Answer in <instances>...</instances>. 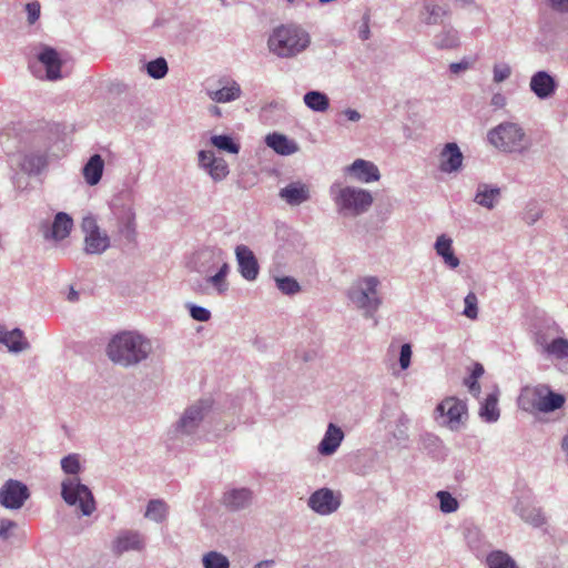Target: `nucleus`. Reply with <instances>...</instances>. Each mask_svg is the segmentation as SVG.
I'll return each instance as SVG.
<instances>
[{
	"label": "nucleus",
	"instance_id": "f257e3e1",
	"mask_svg": "<svg viewBox=\"0 0 568 568\" xmlns=\"http://www.w3.org/2000/svg\"><path fill=\"white\" fill-rule=\"evenodd\" d=\"M61 469L72 477L61 483V497L69 506L78 505L83 516L92 515L97 504L91 489L81 483L77 476L81 471V464L78 454H69L61 462Z\"/></svg>",
	"mask_w": 568,
	"mask_h": 568
},
{
	"label": "nucleus",
	"instance_id": "f03ea898",
	"mask_svg": "<svg viewBox=\"0 0 568 568\" xmlns=\"http://www.w3.org/2000/svg\"><path fill=\"white\" fill-rule=\"evenodd\" d=\"M151 349L150 341L141 334L122 332L110 339L106 346V354L114 364L130 367L146 359Z\"/></svg>",
	"mask_w": 568,
	"mask_h": 568
},
{
	"label": "nucleus",
	"instance_id": "7ed1b4c3",
	"mask_svg": "<svg viewBox=\"0 0 568 568\" xmlns=\"http://www.w3.org/2000/svg\"><path fill=\"white\" fill-rule=\"evenodd\" d=\"M311 44L310 33L298 24H281L267 39L271 53L281 59H292L303 53Z\"/></svg>",
	"mask_w": 568,
	"mask_h": 568
},
{
	"label": "nucleus",
	"instance_id": "20e7f679",
	"mask_svg": "<svg viewBox=\"0 0 568 568\" xmlns=\"http://www.w3.org/2000/svg\"><path fill=\"white\" fill-rule=\"evenodd\" d=\"M329 194L337 212L344 216L362 215L371 209L374 202L369 191L355 186H341L338 183L331 185Z\"/></svg>",
	"mask_w": 568,
	"mask_h": 568
},
{
	"label": "nucleus",
	"instance_id": "39448f33",
	"mask_svg": "<svg viewBox=\"0 0 568 568\" xmlns=\"http://www.w3.org/2000/svg\"><path fill=\"white\" fill-rule=\"evenodd\" d=\"M487 139L491 145L507 153H523L530 146V139L515 122H503L490 129Z\"/></svg>",
	"mask_w": 568,
	"mask_h": 568
},
{
	"label": "nucleus",
	"instance_id": "423d86ee",
	"mask_svg": "<svg viewBox=\"0 0 568 568\" xmlns=\"http://www.w3.org/2000/svg\"><path fill=\"white\" fill-rule=\"evenodd\" d=\"M379 280L376 276L363 277L357 285L352 286L347 292L349 301L363 311L364 317L373 318L382 305L377 287Z\"/></svg>",
	"mask_w": 568,
	"mask_h": 568
},
{
	"label": "nucleus",
	"instance_id": "0eeeda50",
	"mask_svg": "<svg viewBox=\"0 0 568 568\" xmlns=\"http://www.w3.org/2000/svg\"><path fill=\"white\" fill-rule=\"evenodd\" d=\"M566 398L555 393L548 385L540 384L534 388H525L519 397L523 409H537L541 413H551L564 406Z\"/></svg>",
	"mask_w": 568,
	"mask_h": 568
},
{
	"label": "nucleus",
	"instance_id": "6e6552de",
	"mask_svg": "<svg viewBox=\"0 0 568 568\" xmlns=\"http://www.w3.org/2000/svg\"><path fill=\"white\" fill-rule=\"evenodd\" d=\"M210 409L211 403L207 399H200L185 408L175 424V434L179 436H191L195 434Z\"/></svg>",
	"mask_w": 568,
	"mask_h": 568
},
{
	"label": "nucleus",
	"instance_id": "1a4fd4ad",
	"mask_svg": "<svg viewBox=\"0 0 568 568\" xmlns=\"http://www.w3.org/2000/svg\"><path fill=\"white\" fill-rule=\"evenodd\" d=\"M30 498L28 486L18 479H8L0 487V505L6 509H20Z\"/></svg>",
	"mask_w": 568,
	"mask_h": 568
},
{
	"label": "nucleus",
	"instance_id": "9d476101",
	"mask_svg": "<svg viewBox=\"0 0 568 568\" xmlns=\"http://www.w3.org/2000/svg\"><path fill=\"white\" fill-rule=\"evenodd\" d=\"M342 504L341 493H334L331 488L315 490L307 500V506L318 515L327 516L335 513Z\"/></svg>",
	"mask_w": 568,
	"mask_h": 568
},
{
	"label": "nucleus",
	"instance_id": "9b49d317",
	"mask_svg": "<svg viewBox=\"0 0 568 568\" xmlns=\"http://www.w3.org/2000/svg\"><path fill=\"white\" fill-rule=\"evenodd\" d=\"M81 226L85 233L84 251L87 254H102L109 248L110 239L106 234H101L94 217H84Z\"/></svg>",
	"mask_w": 568,
	"mask_h": 568
},
{
	"label": "nucleus",
	"instance_id": "f8f14e48",
	"mask_svg": "<svg viewBox=\"0 0 568 568\" xmlns=\"http://www.w3.org/2000/svg\"><path fill=\"white\" fill-rule=\"evenodd\" d=\"M436 412L440 416L447 417L445 424L452 429L456 430L459 428L464 419L467 418V405L465 400L457 397H447L443 399L436 407Z\"/></svg>",
	"mask_w": 568,
	"mask_h": 568
},
{
	"label": "nucleus",
	"instance_id": "ddd939ff",
	"mask_svg": "<svg viewBox=\"0 0 568 568\" xmlns=\"http://www.w3.org/2000/svg\"><path fill=\"white\" fill-rule=\"evenodd\" d=\"M226 262L225 252L217 246H204L193 255L194 267L199 273L207 274Z\"/></svg>",
	"mask_w": 568,
	"mask_h": 568
},
{
	"label": "nucleus",
	"instance_id": "4468645a",
	"mask_svg": "<svg viewBox=\"0 0 568 568\" xmlns=\"http://www.w3.org/2000/svg\"><path fill=\"white\" fill-rule=\"evenodd\" d=\"M235 256L241 276L246 281H255L260 273V265L253 251L241 244L235 247Z\"/></svg>",
	"mask_w": 568,
	"mask_h": 568
},
{
	"label": "nucleus",
	"instance_id": "2eb2a0df",
	"mask_svg": "<svg viewBox=\"0 0 568 568\" xmlns=\"http://www.w3.org/2000/svg\"><path fill=\"white\" fill-rule=\"evenodd\" d=\"M144 547V536L138 530H121L112 542V551L118 556L131 550L141 551Z\"/></svg>",
	"mask_w": 568,
	"mask_h": 568
},
{
	"label": "nucleus",
	"instance_id": "dca6fc26",
	"mask_svg": "<svg viewBox=\"0 0 568 568\" xmlns=\"http://www.w3.org/2000/svg\"><path fill=\"white\" fill-rule=\"evenodd\" d=\"M344 172L361 183L376 182L381 179L377 165L363 159H357L352 164L345 166Z\"/></svg>",
	"mask_w": 568,
	"mask_h": 568
},
{
	"label": "nucleus",
	"instance_id": "f3484780",
	"mask_svg": "<svg viewBox=\"0 0 568 568\" xmlns=\"http://www.w3.org/2000/svg\"><path fill=\"white\" fill-rule=\"evenodd\" d=\"M529 88L538 99L547 100L556 93L558 82L549 72L540 70L531 75Z\"/></svg>",
	"mask_w": 568,
	"mask_h": 568
},
{
	"label": "nucleus",
	"instance_id": "a211bd4d",
	"mask_svg": "<svg viewBox=\"0 0 568 568\" xmlns=\"http://www.w3.org/2000/svg\"><path fill=\"white\" fill-rule=\"evenodd\" d=\"M464 155L456 142H448L439 154V170L443 173H457L463 168Z\"/></svg>",
	"mask_w": 568,
	"mask_h": 568
},
{
	"label": "nucleus",
	"instance_id": "6ab92c4d",
	"mask_svg": "<svg viewBox=\"0 0 568 568\" xmlns=\"http://www.w3.org/2000/svg\"><path fill=\"white\" fill-rule=\"evenodd\" d=\"M38 61L45 68V79L57 81L62 78V61L58 51L49 45H42L38 53Z\"/></svg>",
	"mask_w": 568,
	"mask_h": 568
},
{
	"label": "nucleus",
	"instance_id": "aec40b11",
	"mask_svg": "<svg viewBox=\"0 0 568 568\" xmlns=\"http://www.w3.org/2000/svg\"><path fill=\"white\" fill-rule=\"evenodd\" d=\"M119 231L128 242H134L136 237L135 212L131 205H123L115 212Z\"/></svg>",
	"mask_w": 568,
	"mask_h": 568
},
{
	"label": "nucleus",
	"instance_id": "412c9836",
	"mask_svg": "<svg viewBox=\"0 0 568 568\" xmlns=\"http://www.w3.org/2000/svg\"><path fill=\"white\" fill-rule=\"evenodd\" d=\"M343 439L344 433L341 427L329 423L324 437L317 446V450L322 456H331L338 449Z\"/></svg>",
	"mask_w": 568,
	"mask_h": 568
},
{
	"label": "nucleus",
	"instance_id": "4be33fe9",
	"mask_svg": "<svg viewBox=\"0 0 568 568\" xmlns=\"http://www.w3.org/2000/svg\"><path fill=\"white\" fill-rule=\"evenodd\" d=\"M280 197L287 204L295 206L310 200V189L302 182H292L280 190Z\"/></svg>",
	"mask_w": 568,
	"mask_h": 568
},
{
	"label": "nucleus",
	"instance_id": "5701e85b",
	"mask_svg": "<svg viewBox=\"0 0 568 568\" xmlns=\"http://www.w3.org/2000/svg\"><path fill=\"white\" fill-rule=\"evenodd\" d=\"M72 226L73 221L70 215L64 212H59L54 216L51 225L44 231V237L61 241L70 234Z\"/></svg>",
	"mask_w": 568,
	"mask_h": 568
},
{
	"label": "nucleus",
	"instance_id": "b1692460",
	"mask_svg": "<svg viewBox=\"0 0 568 568\" xmlns=\"http://www.w3.org/2000/svg\"><path fill=\"white\" fill-rule=\"evenodd\" d=\"M222 500L227 509L237 511L251 504L252 491L248 488H233L224 493Z\"/></svg>",
	"mask_w": 568,
	"mask_h": 568
},
{
	"label": "nucleus",
	"instance_id": "393cba45",
	"mask_svg": "<svg viewBox=\"0 0 568 568\" xmlns=\"http://www.w3.org/2000/svg\"><path fill=\"white\" fill-rule=\"evenodd\" d=\"M500 199V189L488 183H479L476 189L474 202L478 205L493 210Z\"/></svg>",
	"mask_w": 568,
	"mask_h": 568
},
{
	"label": "nucleus",
	"instance_id": "a878e982",
	"mask_svg": "<svg viewBox=\"0 0 568 568\" xmlns=\"http://www.w3.org/2000/svg\"><path fill=\"white\" fill-rule=\"evenodd\" d=\"M449 14L448 8L439 6L433 0H425L423 2L422 20L428 26L442 24Z\"/></svg>",
	"mask_w": 568,
	"mask_h": 568
},
{
	"label": "nucleus",
	"instance_id": "bb28decb",
	"mask_svg": "<svg viewBox=\"0 0 568 568\" xmlns=\"http://www.w3.org/2000/svg\"><path fill=\"white\" fill-rule=\"evenodd\" d=\"M265 143L280 155H291L298 151V145L294 140L276 132L267 134Z\"/></svg>",
	"mask_w": 568,
	"mask_h": 568
},
{
	"label": "nucleus",
	"instance_id": "cd10ccee",
	"mask_svg": "<svg viewBox=\"0 0 568 568\" xmlns=\"http://www.w3.org/2000/svg\"><path fill=\"white\" fill-rule=\"evenodd\" d=\"M20 165L21 170L29 175H38L48 165V154L41 151L26 153Z\"/></svg>",
	"mask_w": 568,
	"mask_h": 568
},
{
	"label": "nucleus",
	"instance_id": "c85d7f7f",
	"mask_svg": "<svg viewBox=\"0 0 568 568\" xmlns=\"http://www.w3.org/2000/svg\"><path fill=\"white\" fill-rule=\"evenodd\" d=\"M207 95L216 103H227L237 100L242 95V89L235 80H231L217 90H207Z\"/></svg>",
	"mask_w": 568,
	"mask_h": 568
},
{
	"label": "nucleus",
	"instance_id": "c756f323",
	"mask_svg": "<svg viewBox=\"0 0 568 568\" xmlns=\"http://www.w3.org/2000/svg\"><path fill=\"white\" fill-rule=\"evenodd\" d=\"M514 511L526 523L534 527H540L545 524V517L541 510L527 501L518 500Z\"/></svg>",
	"mask_w": 568,
	"mask_h": 568
},
{
	"label": "nucleus",
	"instance_id": "7c9ffc66",
	"mask_svg": "<svg viewBox=\"0 0 568 568\" xmlns=\"http://www.w3.org/2000/svg\"><path fill=\"white\" fill-rule=\"evenodd\" d=\"M420 444L423 449L436 460H444L448 455V449L444 445L443 440L434 434L426 433L422 435Z\"/></svg>",
	"mask_w": 568,
	"mask_h": 568
},
{
	"label": "nucleus",
	"instance_id": "2f4dec72",
	"mask_svg": "<svg viewBox=\"0 0 568 568\" xmlns=\"http://www.w3.org/2000/svg\"><path fill=\"white\" fill-rule=\"evenodd\" d=\"M104 161L100 154H93L82 169L85 182L93 186L97 185L103 174Z\"/></svg>",
	"mask_w": 568,
	"mask_h": 568
},
{
	"label": "nucleus",
	"instance_id": "473e14b6",
	"mask_svg": "<svg viewBox=\"0 0 568 568\" xmlns=\"http://www.w3.org/2000/svg\"><path fill=\"white\" fill-rule=\"evenodd\" d=\"M435 250L437 255H439L450 268H456L459 265V258L454 254L453 240L449 236L445 234L439 235L435 242Z\"/></svg>",
	"mask_w": 568,
	"mask_h": 568
},
{
	"label": "nucleus",
	"instance_id": "72a5a7b5",
	"mask_svg": "<svg viewBox=\"0 0 568 568\" xmlns=\"http://www.w3.org/2000/svg\"><path fill=\"white\" fill-rule=\"evenodd\" d=\"M479 416L486 423H496L499 419L498 392L487 395L479 408Z\"/></svg>",
	"mask_w": 568,
	"mask_h": 568
},
{
	"label": "nucleus",
	"instance_id": "f704fd0d",
	"mask_svg": "<svg viewBox=\"0 0 568 568\" xmlns=\"http://www.w3.org/2000/svg\"><path fill=\"white\" fill-rule=\"evenodd\" d=\"M464 536L469 549L476 557L479 558L485 555L487 542L477 527H467Z\"/></svg>",
	"mask_w": 568,
	"mask_h": 568
},
{
	"label": "nucleus",
	"instance_id": "c9c22d12",
	"mask_svg": "<svg viewBox=\"0 0 568 568\" xmlns=\"http://www.w3.org/2000/svg\"><path fill=\"white\" fill-rule=\"evenodd\" d=\"M487 568H518L515 559L503 550H491L485 556Z\"/></svg>",
	"mask_w": 568,
	"mask_h": 568
},
{
	"label": "nucleus",
	"instance_id": "e433bc0d",
	"mask_svg": "<svg viewBox=\"0 0 568 568\" xmlns=\"http://www.w3.org/2000/svg\"><path fill=\"white\" fill-rule=\"evenodd\" d=\"M230 272V265L227 262H223L217 268L214 275H209L205 278V283L213 286V288L220 294L224 295L229 291V283L226 276Z\"/></svg>",
	"mask_w": 568,
	"mask_h": 568
},
{
	"label": "nucleus",
	"instance_id": "4c0bfd02",
	"mask_svg": "<svg viewBox=\"0 0 568 568\" xmlns=\"http://www.w3.org/2000/svg\"><path fill=\"white\" fill-rule=\"evenodd\" d=\"M303 101L305 105L314 112H325L329 108V99L327 94L321 91L312 90L304 94Z\"/></svg>",
	"mask_w": 568,
	"mask_h": 568
},
{
	"label": "nucleus",
	"instance_id": "58836bf2",
	"mask_svg": "<svg viewBox=\"0 0 568 568\" xmlns=\"http://www.w3.org/2000/svg\"><path fill=\"white\" fill-rule=\"evenodd\" d=\"M434 42L439 49H454L459 45L458 32L452 26H444Z\"/></svg>",
	"mask_w": 568,
	"mask_h": 568
},
{
	"label": "nucleus",
	"instance_id": "ea45409f",
	"mask_svg": "<svg viewBox=\"0 0 568 568\" xmlns=\"http://www.w3.org/2000/svg\"><path fill=\"white\" fill-rule=\"evenodd\" d=\"M169 514V507L162 499H151L148 503L144 516L155 523H163Z\"/></svg>",
	"mask_w": 568,
	"mask_h": 568
},
{
	"label": "nucleus",
	"instance_id": "a19ab883",
	"mask_svg": "<svg viewBox=\"0 0 568 568\" xmlns=\"http://www.w3.org/2000/svg\"><path fill=\"white\" fill-rule=\"evenodd\" d=\"M7 343H2L12 353H20L29 348V343L24 339L23 332L20 328L8 331Z\"/></svg>",
	"mask_w": 568,
	"mask_h": 568
},
{
	"label": "nucleus",
	"instance_id": "79ce46f5",
	"mask_svg": "<svg viewBox=\"0 0 568 568\" xmlns=\"http://www.w3.org/2000/svg\"><path fill=\"white\" fill-rule=\"evenodd\" d=\"M210 141L212 145H214L219 150L225 151L231 154H237L241 150L240 143L236 142L234 138L229 134L212 135Z\"/></svg>",
	"mask_w": 568,
	"mask_h": 568
},
{
	"label": "nucleus",
	"instance_id": "37998d69",
	"mask_svg": "<svg viewBox=\"0 0 568 568\" xmlns=\"http://www.w3.org/2000/svg\"><path fill=\"white\" fill-rule=\"evenodd\" d=\"M143 70L148 73L150 78L160 80L168 74L169 67L166 60L160 57L145 63Z\"/></svg>",
	"mask_w": 568,
	"mask_h": 568
},
{
	"label": "nucleus",
	"instance_id": "c03bdc74",
	"mask_svg": "<svg viewBox=\"0 0 568 568\" xmlns=\"http://www.w3.org/2000/svg\"><path fill=\"white\" fill-rule=\"evenodd\" d=\"M545 353L557 359L568 358V339L565 337H556L545 346Z\"/></svg>",
	"mask_w": 568,
	"mask_h": 568
},
{
	"label": "nucleus",
	"instance_id": "a18cd8bd",
	"mask_svg": "<svg viewBox=\"0 0 568 568\" xmlns=\"http://www.w3.org/2000/svg\"><path fill=\"white\" fill-rule=\"evenodd\" d=\"M203 568H230L229 558L216 550H211L202 557Z\"/></svg>",
	"mask_w": 568,
	"mask_h": 568
},
{
	"label": "nucleus",
	"instance_id": "49530a36",
	"mask_svg": "<svg viewBox=\"0 0 568 568\" xmlns=\"http://www.w3.org/2000/svg\"><path fill=\"white\" fill-rule=\"evenodd\" d=\"M215 182L223 181L230 173L229 165L223 158H216L205 170Z\"/></svg>",
	"mask_w": 568,
	"mask_h": 568
},
{
	"label": "nucleus",
	"instance_id": "de8ad7c7",
	"mask_svg": "<svg viewBox=\"0 0 568 568\" xmlns=\"http://www.w3.org/2000/svg\"><path fill=\"white\" fill-rule=\"evenodd\" d=\"M408 424L409 418L403 412H400L395 420V427L390 428L392 436L399 443H405L408 439Z\"/></svg>",
	"mask_w": 568,
	"mask_h": 568
},
{
	"label": "nucleus",
	"instance_id": "09e8293b",
	"mask_svg": "<svg viewBox=\"0 0 568 568\" xmlns=\"http://www.w3.org/2000/svg\"><path fill=\"white\" fill-rule=\"evenodd\" d=\"M437 499L439 500V509L444 514H450L458 509V500L448 491L439 490L436 494Z\"/></svg>",
	"mask_w": 568,
	"mask_h": 568
},
{
	"label": "nucleus",
	"instance_id": "8fccbe9b",
	"mask_svg": "<svg viewBox=\"0 0 568 568\" xmlns=\"http://www.w3.org/2000/svg\"><path fill=\"white\" fill-rule=\"evenodd\" d=\"M276 287L285 295H295L301 291L300 283L292 276L276 277Z\"/></svg>",
	"mask_w": 568,
	"mask_h": 568
},
{
	"label": "nucleus",
	"instance_id": "3c124183",
	"mask_svg": "<svg viewBox=\"0 0 568 568\" xmlns=\"http://www.w3.org/2000/svg\"><path fill=\"white\" fill-rule=\"evenodd\" d=\"M465 308L463 311V315L467 318L476 320L478 316V298L474 292H469L465 298Z\"/></svg>",
	"mask_w": 568,
	"mask_h": 568
},
{
	"label": "nucleus",
	"instance_id": "603ef678",
	"mask_svg": "<svg viewBox=\"0 0 568 568\" xmlns=\"http://www.w3.org/2000/svg\"><path fill=\"white\" fill-rule=\"evenodd\" d=\"M186 307L190 312V316L197 322H207L211 318V312L193 303H186Z\"/></svg>",
	"mask_w": 568,
	"mask_h": 568
},
{
	"label": "nucleus",
	"instance_id": "864d4df0",
	"mask_svg": "<svg viewBox=\"0 0 568 568\" xmlns=\"http://www.w3.org/2000/svg\"><path fill=\"white\" fill-rule=\"evenodd\" d=\"M26 11L29 24H33L40 18V3L38 1L27 3Z\"/></svg>",
	"mask_w": 568,
	"mask_h": 568
},
{
	"label": "nucleus",
	"instance_id": "5fc2aeb1",
	"mask_svg": "<svg viewBox=\"0 0 568 568\" xmlns=\"http://www.w3.org/2000/svg\"><path fill=\"white\" fill-rule=\"evenodd\" d=\"M412 358V346L409 344H403L399 352V365L402 369H407L410 365Z\"/></svg>",
	"mask_w": 568,
	"mask_h": 568
},
{
	"label": "nucleus",
	"instance_id": "6e6d98bb",
	"mask_svg": "<svg viewBox=\"0 0 568 568\" xmlns=\"http://www.w3.org/2000/svg\"><path fill=\"white\" fill-rule=\"evenodd\" d=\"M511 70L508 65H495L494 67V81L499 83L509 78Z\"/></svg>",
	"mask_w": 568,
	"mask_h": 568
},
{
	"label": "nucleus",
	"instance_id": "4d7b16f0",
	"mask_svg": "<svg viewBox=\"0 0 568 568\" xmlns=\"http://www.w3.org/2000/svg\"><path fill=\"white\" fill-rule=\"evenodd\" d=\"M197 155L199 166L204 171L206 170L207 165L212 162V160L216 159L213 151L201 150Z\"/></svg>",
	"mask_w": 568,
	"mask_h": 568
},
{
	"label": "nucleus",
	"instance_id": "13d9d810",
	"mask_svg": "<svg viewBox=\"0 0 568 568\" xmlns=\"http://www.w3.org/2000/svg\"><path fill=\"white\" fill-rule=\"evenodd\" d=\"M17 527V523L10 519H0V539L7 540L9 531Z\"/></svg>",
	"mask_w": 568,
	"mask_h": 568
},
{
	"label": "nucleus",
	"instance_id": "bf43d9fd",
	"mask_svg": "<svg viewBox=\"0 0 568 568\" xmlns=\"http://www.w3.org/2000/svg\"><path fill=\"white\" fill-rule=\"evenodd\" d=\"M471 65V62L468 59H463L459 62H453L449 64V71L454 74H458L468 70Z\"/></svg>",
	"mask_w": 568,
	"mask_h": 568
},
{
	"label": "nucleus",
	"instance_id": "052dcab7",
	"mask_svg": "<svg viewBox=\"0 0 568 568\" xmlns=\"http://www.w3.org/2000/svg\"><path fill=\"white\" fill-rule=\"evenodd\" d=\"M369 36H371V31H369V14L365 13L363 16V23H362V26L359 27V30H358V37L363 41H365V40L369 39Z\"/></svg>",
	"mask_w": 568,
	"mask_h": 568
},
{
	"label": "nucleus",
	"instance_id": "680f3d73",
	"mask_svg": "<svg viewBox=\"0 0 568 568\" xmlns=\"http://www.w3.org/2000/svg\"><path fill=\"white\" fill-rule=\"evenodd\" d=\"M465 386L468 387L469 392L474 395H478L480 392V386L478 379H470V375L464 379Z\"/></svg>",
	"mask_w": 568,
	"mask_h": 568
},
{
	"label": "nucleus",
	"instance_id": "e2e57ef3",
	"mask_svg": "<svg viewBox=\"0 0 568 568\" xmlns=\"http://www.w3.org/2000/svg\"><path fill=\"white\" fill-rule=\"evenodd\" d=\"M550 2V6L561 12L568 11V0H548Z\"/></svg>",
	"mask_w": 568,
	"mask_h": 568
},
{
	"label": "nucleus",
	"instance_id": "0e129e2a",
	"mask_svg": "<svg viewBox=\"0 0 568 568\" xmlns=\"http://www.w3.org/2000/svg\"><path fill=\"white\" fill-rule=\"evenodd\" d=\"M343 114L347 118V120L352 122H357L362 119V115L358 111L354 109H346Z\"/></svg>",
	"mask_w": 568,
	"mask_h": 568
},
{
	"label": "nucleus",
	"instance_id": "69168bd1",
	"mask_svg": "<svg viewBox=\"0 0 568 568\" xmlns=\"http://www.w3.org/2000/svg\"><path fill=\"white\" fill-rule=\"evenodd\" d=\"M484 366L480 363H475L470 373V379H478L484 374Z\"/></svg>",
	"mask_w": 568,
	"mask_h": 568
},
{
	"label": "nucleus",
	"instance_id": "338daca9",
	"mask_svg": "<svg viewBox=\"0 0 568 568\" xmlns=\"http://www.w3.org/2000/svg\"><path fill=\"white\" fill-rule=\"evenodd\" d=\"M207 284L204 282H201V281H195L193 282L192 284V288L195 291V292H200V293H206V286Z\"/></svg>",
	"mask_w": 568,
	"mask_h": 568
},
{
	"label": "nucleus",
	"instance_id": "774afa93",
	"mask_svg": "<svg viewBox=\"0 0 568 568\" xmlns=\"http://www.w3.org/2000/svg\"><path fill=\"white\" fill-rule=\"evenodd\" d=\"M274 564L275 561L273 559H265L255 564L253 568H271Z\"/></svg>",
	"mask_w": 568,
	"mask_h": 568
}]
</instances>
